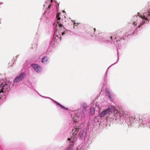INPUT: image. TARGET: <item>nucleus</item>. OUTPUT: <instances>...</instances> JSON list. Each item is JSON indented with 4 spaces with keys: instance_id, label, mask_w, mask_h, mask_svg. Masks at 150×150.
<instances>
[{
    "instance_id": "6e6552de",
    "label": "nucleus",
    "mask_w": 150,
    "mask_h": 150,
    "mask_svg": "<svg viewBox=\"0 0 150 150\" xmlns=\"http://www.w3.org/2000/svg\"><path fill=\"white\" fill-rule=\"evenodd\" d=\"M48 58L47 57H43L42 59L41 62L43 64H45L48 60Z\"/></svg>"
},
{
    "instance_id": "1a4fd4ad",
    "label": "nucleus",
    "mask_w": 150,
    "mask_h": 150,
    "mask_svg": "<svg viewBox=\"0 0 150 150\" xmlns=\"http://www.w3.org/2000/svg\"><path fill=\"white\" fill-rule=\"evenodd\" d=\"M108 110V111L109 112V111H111V112H115V108L114 106H111L109 108L107 109Z\"/></svg>"
},
{
    "instance_id": "a211bd4d",
    "label": "nucleus",
    "mask_w": 150,
    "mask_h": 150,
    "mask_svg": "<svg viewBox=\"0 0 150 150\" xmlns=\"http://www.w3.org/2000/svg\"><path fill=\"white\" fill-rule=\"evenodd\" d=\"M93 30H94V33L96 31V29L95 28H93Z\"/></svg>"
},
{
    "instance_id": "6ab92c4d",
    "label": "nucleus",
    "mask_w": 150,
    "mask_h": 150,
    "mask_svg": "<svg viewBox=\"0 0 150 150\" xmlns=\"http://www.w3.org/2000/svg\"><path fill=\"white\" fill-rule=\"evenodd\" d=\"M71 148L70 147H69L68 149V150H71Z\"/></svg>"
},
{
    "instance_id": "0eeeda50",
    "label": "nucleus",
    "mask_w": 150,
    "mask_h": 150,
    "mask_svg": "<svg viewBox=\"0 0 150 150\" xmlns=\"http://www.w3.org/2000/svg\"><path fill=\"white\" fill-rule=\"evenodd\" d=\"M109 112L108 110L107 109L104 111L102 112L100 114L101 117H104L105 115H107Z\"/></svg>"
},
{
    "instance_id": "20e7f679",
    "label": "nucleus",
    "mask_w": 150,
    "mask_h": 150,
    "mask_svg": "<svg viewBox=\"0 0 150 150\" xmlns=\"http://www.w3.org/2000/svg\"><path fill=\"white\" fill-rule=\"evenodd\" d=\"M31 66L33 69L36 72H39L42 70L41 67L37 64H31Z\"/></svg>"
},
{
    "instance_id": "f3484780",
    "label": "nucleus",
    "mask_w": 150,
    "mask_h": 150,
    "mask_svg": "<svg viewBox=\"0 0 150 150\" xmlns=\"http://www.w3.org/2000/svg\"><path fill=\"white\" fill-rule=\"evenodd\" d=\"M50 6H51V5H49L48 7V8H50Z\"/></svg>"
},
{
    "instance_id": "ddd939ff",
    "label": "nucleus",
    "mask_w": 150,
    "mask_h": 150,
    "mask_svg": "<svg viewBox=\"0 0 150 150\" xmlns=\"http://www.w3.org/2000/svg\"><path fill=\"white\" fill-rule=\"evenodd\" d=\"M56 103H57V104L59 105L60 107H61L62 106V105H61V104H60V103H58L57 102H56Z\"/></svg>"
},
{
    "instance_id": "4be33fe9",
    "label": "nucleus",
    "mask_w": 150,
    "mask_h": 150,
    "mask_svg": "<svg viewBox=\"0 0 150 150\" xmlns=\"http://www.w3.org/2000/svg\"><path fill=\"white\" fill-rule=\"evenodd\" d=\"M116 39V37H115V39Z\"/></svg>"
},
{
    "instance_id": "412c9836",
    "label": "nucleus",
    "mask_w": 150,
    "mask_h": 150,
    "mask_svg": "<svg viewBox=\"0 0 150 150\" xmlns=\"http://www.w3.org/2000/svg\"><path fill=\"white\" fill-rule=\"evenodd\" d=\"M51 0V2H52V0Z\"/></svg>"
},
{
    "instance_id": "aec40b11",
    "label": "nucleus",
    "mask_w": 150,
    "mask_h": 150,
    "mask_svg": "<svg viewBox=\"0 0 150 150\" xmlns=\"http://www.w3.org/2000/svg\"><path fill=\"white\" fill-rule=\"evenodd\" d=\"M110 38H111V40H112V36H111V37H110Z\"/></svg>"
},
{
    "instance_id": "39448f33",
    "label": "nucleus",
    "mask_w": 150,
    "mask_h": 150,
    "mask_svg": "<svg viewBox=\"0 0 150 150\" xmlns=\"http://www.w3.org/2000/svg\"><path fill=\"white\" fill-rule=\"evenodd\" d=\"M140 17L142 19H145L146 20L148 21L150 18V13L149 12L145 13L143 14V16L141 15Z\"/></svg>"
},
{
    "instance_id": "423d86ee",
    "label": "nucleus",
    "mask_w": 150,
    "mask_h": 150,
    "mask_svg": "<svg viewBox=\"0 0 150 150\" xmlns=\"http://www.w3.org/2000/svg\"><path fill=\"white\" fill-rule=\"evenodd\" d=\"M61 14L60 13H59L57 14L56 15V17L57 18V22L58 23V26L59 27L62 28L63 27V25L59 23V21L61 19Z\"/></svg>"
},
{
    "instance_id": "2eb2a0df",
    "label": "nucleus",
    "mask_w": 150,
    "mask_h": 150,
    "mask_svg": "<svg viewBox=\"0 0 150 150\" xmlns=\"http://www.w3.org/2000/svg\"><path fill=\"white\" fill-rule=\"evenodd\" d=\"M133 25H137V23H136L135 22H134L133 23Z\"/></svg>"
},
{
    "instance_id": "f257e3e1",
    "label": "nucleus",
    "mask_w": 150,
    "mask_h": 150,
    "mask_svg": "<svg viewBox=\"0 0 150 150\" xmlns=\"http://www.w3.org/2000/svg\"><path fill=\"white\" fill-rule=\"evenodd\" d=\"M9 88V86L6 84L5 82L1 84L0 86V93H6V91H8Z\"/></svg>"
},
{
    "instance_id": "f8f14e48",
    "label": "nucleus",
    "mask_w": 150,
    "mask_h": 150,
    "mask_svg": "<svg viewBox=\"0 0 150 150\" xmlns=\"http://www.w3.org/2000/svg\"><path fill=\"white\" fill-rule=\"evenodd\" d=\"M145 23V22L143 21L141 23L140 25H139L138 27V28H140L141 26L143 25V24Z\"/></svg>"
},
{
    "instance_id": "9d476101",
    "label": "nucleus",
    "mask_w": 150,
    "mask_h": 150,
    "mask_svg": "<svg viewBox=\"0 0 150 150\" xmlns=\"http://www.w3.org/2000/svg\"><path fill=\"white\" fill-rule=\"evenodd\" d=\"M82 106L84 110L86 111V109L87 107V104L85 103H83L82 105Z\"/></svg>"
},
{
    "instance_id": "4468645a",
    "label": "nucleus",
    "mask_w": 150,
    "mask_h": 150,
    "mask_svg": "<svg viewBox=\"0 0 150 150\" xmlns=\"http://www.w3.org/2000/svg\"><path fill=\"white\" fill-rule=\"evenodd\" d=\"M61 107L66 110H67L68 109L67 108H65L63 106H62Z\"/></svg>"
},
{
    "instance_id": "dca6fc26",
    "label": "nucleus",
    "mask_w": 150,
    "mask_h": 150,
    "mask_svg": "<svg viewBox=\"0 0 150 150\" xmlns=\"http://www.w3.org/2000/svg\"><path fill=\"white\" fill-rule=\"evenodd\" d=\"M61 33H62V35H64V34L65 33L64 32H61Z\"/></svg>"
},
{
    "instance_id": "7ed1b4c3",
    "label": "nucleus",
    "mask_w": 150,
    "mask_h": 150,
    "mask_svg": "<svg viewBox=\"0 0 150 150\" xmlns=\"http://www.w3.org/2000/svg\"><path fill=\"white\" fill-rule=\"evenodd\" d=\"M25 75V73H21L18 76H17L13 80L14 83L19 82L22 81Z\"/></svg>"
},
{
    "instance_id": "f03ea898",
    "label": "nucleus",
    "mask_w": 150,
    "mask_h": 150,
    "mask_svg": "<svg viewBox=\"0 0 150 150\" xmlns=\"http://www.w3.org/2000/svg\"><path fill=\"white\" fill-rule=\"evenodd\" d=\"M79 128L78 127L75 128L73 130V131H74V132L73 136L71 137V138H68V140L70 142H71L73 143L74 142V137L79 132Z\"/></svg>"
},
{
    "instance_id": "9b49d317",
    "label": "nucleus",
    "mask_w": 150,
    "mask_h": 150,
    "mask_svg": "<svg viewBox=\"0 0 150 150\" xmlns=\"http://www.w3.org/2000/svg\"><path fill=\"white\" fill-rule=\"evenodd\" d=\"M95 111V109L94 108H93L91 109V112H90L91 114L93 115L94 114Z\"/></svg>"
}]
</instances>
